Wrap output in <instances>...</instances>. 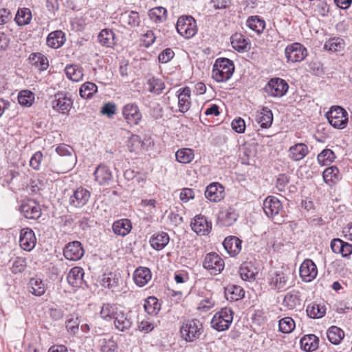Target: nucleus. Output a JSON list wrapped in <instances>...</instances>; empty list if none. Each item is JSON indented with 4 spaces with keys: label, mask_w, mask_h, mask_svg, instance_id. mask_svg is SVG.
I'll use <instances>...</instances> for the list:
<instances>
[{
    "label": "nucleus",
    "mask_w": 352,
    "mask_h": 352,
    "mask_svg": "<svg viewBox=\"0 0 352 352\" xmlns=\"http://www.w3.org/2000/svg\"><path fill=\"white\" fill-rule=\"evenodd\" d=\"M339 174L338 168L332 166L327 168L322 173L323 179L325 183L328 184L329 182L333 181V179H338Z\"/></svg>",
    "instance_id": "obj_57"
},
{
    "label": "nucleus",
    "mask_w": 352,
    "mask_h": 352,
    "mask_svg": "<svg viewBox=\"0 0 352 352\" xmlns=\"http://www.w3.org/2000/svg\"><path fill=\"white\" fill-rule=\"evenodd\" d=\"M203 332L201 322L197 319L188 320L181 327L180 333L182 338L187 342H192L198 339Z\"/></svg>",
    "instance_id": "obj_3"
},
{
    "label": "nucleus",
    "mask_w": 352,
    "mask_h": 352,
    "mask_svg": "<svg viewBox=\"0 0 352 352\" xmlns=\"http://www.w3.org/2000/svg\"><path fill=\"white\" fill-rule=\"evenodd\" d=\"M36 239L34 231L29 228H23L20 232L19 244L21 248L28 252L31 251L36 245Z\"/></svg>",
    "instance_id": "obj_15"
},
{
    "label": "nucleus",
    "mask_w": 352,
    "mask_h": 352,
    "mask_svg": "<svg viewBox=\"0 0 352 352\" xmlns=\"http://www.w3.org/2000/svg\"><path fill=\"white\" fill-rule=\"evenodd\" d=\"M241 243L237 236H229L224 239L223 245L230 256H235L241 250Z\"/></svg>",
    "instance_id": "obj_22"
},
{
    "label": "nucleus",
    "mask_w": 352,
    "mask_h": 352,
    "mask_svg": "<svg viewBox=\"0 0 352 352\" xmlns=\"http://www.w3.org/2000/svg\"><path fill=\"white\" fill-rule=\"evenodd\" d=\"M30 64L40 71H45L49 66L47 58L43 54L36 52L32 53L29 56Z\"/></svg>",
    "instance_id": "obj_34"
},
{
    "label": "nucleus",
    "mask_w": 352,
    "mask_h": 352,
    "mask_svg": "<svg viewBox=\"0 0 352 352\" xmlns=\"http://www.w3.org/2000/svg\"><path fill=\"white\" fill-rule=\"evenodd\" d=\"M140 21L139 13L133 10L125 11L120 16V22L122 23L124 25H127L131 28L138 27Z\"/></svg>",
    "instance_id": "obj_25"
},
{
    "label": "nucleus",
    "mask_w": 352,
    "mask_h": 352,
    "mask_svg": "<svg viewBox=\"0 0 352 352\" xmlns=\"http://www.w3.org/2000/svg\"><path fill=\"white\" fill-rule=\"evenodd\" d=\"M148 16L153 22L162 23L166 19L167 10L164 7H155L148 11Z\"/></svg>",
    "instance_id": "obj_45"
},
{
    "label": "nucleus",
    "mask_w": 352,
    "mask_h": 352,
    "mask_svg": "<svg viewBox=\"0 0 352 352\" xmlns=\"http://www.w3.org/2000/svg\"><path fill=\"white\" fill-rule=\"evenodd\" d=\"M26 267V260L23 257H16L12 263V272L14 274L21 273Z\"/></svg>",
    "instance_id": "obj_58"
},
{
    "label": "nucleus",
    "mask_w": 352,
    "mask_h": 352,
    "mask_svg": "<svg viewBox=\"0 0 352 352\" xmlns=\"http://www.w3.org/2000/svg\"><path fill=\"white\" fill-rule=\"evenodd\" d=\"M152 274L149 268L146 267H138L133 276L134 283L140 287H144L151 279Z\"/></svg>",
    "instance_id": "obj_23"
},
{
    "label": "nucleus",
    "mask_w": 352,
    "mask_h": 352,
    "mask_svg": "<svg viewBox=\"0 0 352 352\" xmlns=\"http://www.w3.org/2000/svg\"><path fill=\"white\" fill-rule=\"evenodd\" d=\"M90 196L91 193L88 190L79 187L70 195L69 203L74 208H82L87 204Z\"/></svg>",
    "instance_id": "obj_12"
},
{
    "label": "nucleus",
    "mask_w": 352,
    "mask_h": 352,
    "mask_svg": "<svg viewBox=\"0 0 352 352\" xmlns=\"http://www.w3.org/2000/svg\"><path fill=\"white\" fill-rule=\"evenodd\" d=\"M120 311L117 305L113 303H104L100 311V317L106 321H111L115 318Z\"/></svg>",
    "instance_id": "obj_36"
},
{
    "label": "nucleus",
    "mask_w": 352,
    "mask_h": 352,
    "mask_svg": "<svg viewBox=\"0 0 352 352\" xmlns=\"http://www.w3.org/2000/svg\"><path fill=\"white\" fill-rule=\"evenodd\" d=\"M65 72L69 79L76 82L80 80L83 76L82 69L78 65L66 66Z\"/></svg>",
    "instance_id": "obj_53"
},
{
    "label": "nucleus",
    "mask_w": 352,
    "mask_h": 352,
    "mask_svg": "<svg viewBox=\"0 0 352 352\" xmlns=\"http://www.w3.org/2000/svg\"><path fill=\"white\" fill-rule=\"evenodd\" d=\"M326 307L324 305L312 302L307 307V316L311 318H321L326 314Z\"/></svg>",
    "instance_id": "obj_41"
},
{
    "label": "nucleus",
    "mask_w": 352,
    "mask_h": 352,
    "mask_svg": "<svg viewBox=\"0 0 352 352\" xmlns=\"http://www.w3.org/2000/svg\"><path fill=\"white\" fill-rule=\"evenodd\" d=\"M168 242L169 236L164 232L154 234L150 239L151 247L156 250H161L164 249Z\"/></svg>",
    "instance_id": "obj_32"
},
{
    "label": "nucleus",
    "mask_w": 352,
    "mask_h": 352,
    "mask_svg": "<svg viewBox=\"0 0 352 352\" xmlns=\"http://www.w3.org/2000/svg\"><path fill=\"white\" fill-rule=\"evenodd\" d=\"M301 349L307 352H312L318 348L319 338L314 334L305 335L300 341Z\"/></svg>",
    "instance_id": "obj_29"
},
{
    "label": "nucleus",
    "mask_w": 352,
    "mask_h": 352,
    "mask_svg": "<svg viewBox=\"0 0 352 352\" xmlns=\"http://www.w3.org/2000/svg\"><path fill=\"white\" fill-rule=\"evenodd\" d=\"M176 160L181 164H189L195 157V152L192 148H182L175 153Z\"/></svg>",
    "instance_id": "obj_43"
},
{
    "label": "nucleus",
    "mask_w": 352,
    "mask_h": 352,
    "mask_svg": "<svg viewBox=\"0 0 352 352\" xmlns=\"http://www.w3.org/2000/svg\"><path fill=\"white\" fill-rule=\"evenodd\" d=\"M116 35L111 29H103L98 35V41L103 47H113L116 45Z\"/></svg>",
    "instance_id": "obj_28"
},
{
    "label": "nucleus",
    "mask_w": 352,
    "mask_h": 352,
    "mask_svg": "<svg viewBox=\"0 0 352 352\" xmlns=\"http://www.w3.org/2000/svg\"><path fill=\"white\" fill-rule=\"evenodd\" d=\"M287 277L283 272H276L272 278L271 285L274 289H281L287 287Z\"/></svg>",
    "instance_id": "obj_52"
},
{
    "label": "nucleus",
    "mask_w": 352,
    "mask_h": 352,
    "mask_svg": "<svg viewBox=\"0 0 352 352\" xmlns=\"http://www.w3.org/2000/svg\"><path fill=\"white\" fill-rule=\"evenodd\" d=\"M85 251L80 241L68 243L63 249V255L66 259L76 261L84 255Z\"/></svg>",
    "instance_id": "obj_13"
},
{
    "label": "nucleus",
    "mask_w": 352,
    "mask_h": 352,
    "mask_svg": "<svg viewBox=\"0 0 352 352\" xmlns=\"http://www.w3.org/2000/svg\"><path fill=\"white\" fill-rule=\"evenodd\" d=\"M348 112L340 106H333L326 113L329 123L335 129H342L348 124Z\"/></svg>",
    "instance_id": "obj_2"
},
{
    "label": "nucleus",
    "mask_w": 352,
    "mask_h": 352,
    "mask_svg": "<svg viewBox=\"0 0 352 352\" xmlns=\"http://www.w3.org/2000/svg\"><path fill=\"white\" fill-rule=\"evenodd\" d=\"M34 101V94L30 90H22L18 94V102L23 107H29Z\"/></svg>",
    "instance_id": "obj_54"
},
{
    "label": "nucleus",
    "mask_w": 352,
    "mask_h": 352,
    "mask_svg": "<svg viewBox=\"0 0 352 352\" xmlns=\"http://www.w3.org/2000/svg\"><path fill=\"white\" fill-rule=\"evenodd\" d=\"M28 285L29 292L34 296H41L45 292L46 287L45 283L39 278H31Z\"/></svg>",
    "instance_id": "obj_38"
},
{
    "label": "nucleus",
    "mask_w": 352,
    "mask_h": 352,
    "mask_svg": "<svg viewBox=\"0 0 352 352\" xmlns=\"http://www.w3.org/2000/svg\"><path fill=\"white\" fill-rule=\"evenodd\" d=\"M246 25L257 33H261L265 29V22L258 16H251L248 19Z\"/></svg>",
    "instance_id": "obj_50"
},
{
    "label": "nucleus",
    "mask_w": 352,
    "mask_h": 352,
    "mask_svg": "<svg viewBox=\"0 0 352 352\" xmlns=\"http://www.w3.org/2000/svg\"><path fill=\"white\" fill-rule=\"evenodd\" d=\"M234 69L232 60L227 58H218L213 65L212 78L217 82H226L232 77Z\"/></svg>",
    "instance_id": "obj_1"
},
{
    "label": "nucleus",
    "mask_w": 352,
    "mask_h": 352,
    "mask_svg": "<svg viewBox=\"0 0 352 352\" xmlns=\"http://www.w3.org/2000/svg\"><path fill=\"white\" fill-rule=\"evenodd\" d=\"M232 129L238 133H243L245 131V123L243 119L239 117L232 120Z\"/></svg>",
    "instance_id": "obj_59"
},
{
    "label": "nucleus",
    "mask_w": 352,
    "mask_h": 352,
    "mask_svg": "<svg viewBox=\"0 0 352 352\" xmlns=\"http://www.w3.org/2000/svg\"><path fill=\"white\" fill-rule=\"evenodd\" d=\"M250 262H245L240 267L239 272L243 280H250L255 278L256 272Z\"/></svg>",
    "instance_id": "obj_48"
},
{
    "label": "nucleus",
    "mask_w": 352,
    "mask_h": 352,
    "mask_svg": "<svg viewBox=\"0 0 352 352\" xmlns=\"http://www.w3.org/2000/svg\"><path fill=\"white\" fill-rule=\"evenodd\" d=\"M327 336L331 343L337 345L343 340L344 333L340 327L331 326L327 331Z\"/></svg>",
    "instance_id": "obj_42"
},
{
    "label": "nucleus",
    "mask_w": 352,
    "mask_h": 352,
    "mask_svg": "<svg viewBox=\"0 0 352 352\" xmlns=\"http://www.w3.org/2000/svg\"><path fill=\"white\" fill-rule=\"evenodd\" d=\"M205 197L210 201L218 202L221 201L224 197L223 186L217 182L210 184L205 190Z\"/></svg>",
    "instance_id": "obj_20"
},
{
    "label": "nucleus",
    "mask_w": 352,
    "mask_h": 352,
    "mask_svg": "<svg viewBox=\"0 0 352 352\" xmlns=\"http://www.w3.org/2000/svg\"><path fill=\"white\" fill-rule=\"evenodd\" d=\"M279 330L283 333H289L295 328L294 320L291 317H285L279 320Z\"/></svg>",
    "instance_id": "obj_56"
},
{
    "label": "nucleus",
    "mask_w": 352,
    "mask_h": 352,
    "mask_svg": "<svg viewBox=\"0 0 352 352\" xmlns=\"http://www.w3.org/2000/svg\"><path fill=\"white\" fill-rule=\"evenodd\" d=\"M225 263L223 258L216 252H210L205 256L203 267L210 274H220L224 269Z\"/></svg>",
    "instance_id": "obj_6"
},
{
    "label": "nucleus",
    "mask_w": 352,
    "mask_h": 352,
    "mask_svg": "<svg viewBox=\"0 0 352 352\" xmlns=\"http://www.w3.org/2000/svg\"><path fill=\"white\" fill-rule=\"evenodd\" d=\"M256 121L262 128H269L273 122V114L270 109L263 107L256 116Z\"/></svg>",
    "instance_id": "obj_40"
},
{
    "label": "nucleus",
    "mask_w": 352,
    "mask_h": 352,
    "mask_svg": "<svg viewBox=\"0 0 352 352\" xmlns=\"http://www.w3.org/2000/svg\"><path fill=\"white\" fill-rule=\"evenodd\" d=\"M232 47L239 52H243L250 49L248 39L241 33L234 34L231 38Z\"/></svg>",
    "instance_id": "obj_35"
},
{
    "label": "nucleus",
    "mask_w": 352,
    "mask_h": 352,
    "mask_svg": "<svg viewBox=\"0 0 352 352\" xmlns=\"http://www.w3.org/2000/svg\"><path fill=\"white\" fill-rule=\"evenodd\" d=\"M124 120L130 125H137L142 119V113L138 106L135 103L125 104L122 109Z\"/></svg>",
    "instance_id": "obj_14"
},
{
    "label": "nucleus",
    "mask_w": 352,
    "mask_h": 352,
    "mask_svg": "<svg viewBox=\"0 0 352 352\" xmlns=\"http://www.w3.org/2000/svg\"><path fill=\"white\" fill-rule=\"evenodd\" d=\"M300 296L297 291H291L286 294L282 305L288 310H293L300 305Z\"/></svg>",
    "instance_id": "obj_30"
},
{
    "label": "nucleus",
    "mask_w": 352,
    "mask_h": 352,
    "mask_svg": "<svg viewBox=\"0 0 352 352\" xmlns=\"http://www.w3.org/2000/svg\"><path fill=\"white\" fill-rule=\"evenodd\" d=\"M32 14L28 8H19L14 16V21L19 26H25L30 23Z\"/></svg>",
    "instance_id": "obj_31"
},
{
    "label": "nucleus",
    "mask_w": 352,
    "mask_h": 352,
    "mask_svg": "<svg viewBox=\"0 0 352 352\" xmlns=\"http://www.w3.org/2000/svg\"><path fill=\"white\" fill-rule=\"evenodd\" d=\"M69 316L70 318L67 321L66 327L69 332L74 335L78 331V319L76 318V320H74L73 315H70Z\"/></svg>",
    "instance_id": "obj_61"
},
{
    "label": "nucleus",
    "mask_w": 352,
    "mask_h": 352,
    "mask_svg": "<svg viewBox=\"0 0 352 352\" xmlns=\"http://www.w3.org/2000/svg\"><path fill=\"white\" fill-rule=\"evenodd\" d=\"M239 213L234 208L230 207L219 212L218 216V223L224 227L232 226L239 218Z\"/></svg>",
    "instance_id": "obj_19"
},
{
    "label": "nucleus",
    "mask_w": 352,
    "mask_h": 352,
    "mask_svg": "<svg viewBox=\"0 0 352 352\" xmlns=\"http://www.w3.org/2000/svg\"><path fill=\"white\" fill-rule=\"evenodd\" d=\"M100 346L101 352H117V342L111 338H103L100 340Z\"/></svg>",
    "instance_id": "obj_55"
},
{
    "label": "nucleus",
    "mask_w": 352,
    "mask_h": 352,
    "mask_svg": "<svg viewBox=\"0 0 352 352\" xmlns=\"http://www.w3.org/2000/svg\"><path fill=\"white\" fill-rule=\"evenodd\" d=\"M144 308L148 314L155 316L160 311L161 305L156 297L149 296L144 300Z\"/></svg>",
    "instance_id": "obj_44"
},
{
    "label": "nucleus",
    "mask_w": 352,
    "mask_h": 352,
    "mask_svg": "<svg viewBox=\"0 0 352 352\" xmlns=\"http://www.w3.org/2000/svg\"><path fill=\"white\" fill-rule=\"evenodd\" d=\"M43 157L41 151L36 152L30 158V166L34 170H39Z\"/></svg>",
    "instance_id": "obj_60"
},
{
    "label": "nucleus",
    "mask_w": 352,
    "mask_h": 352,
    "mask_svg": "<svg viewBox=\"0 0 352 352\" xmlns=\"http://www.w3.org/2000/svg\"><path fill=\"white\" fill-rule=\"evenodd\" d=\"M285 54L287 62H301L307 56V50L302 44L294 43L286 47Z\"/></svg>",
    "instance_id": "obj_8"
},
{
    "label": "nucleus",
    "mask_w": 352,
    "mask_h": 352,
    "mask_svg": "<svg viewBox=\"0 0 352 352\" xmlns=\"http://www.w3.org/2000/svg\"><path fill=\"white\" fill-rule=\"evenodd\" d=\"M116 104L113 103L108 102L105 104L101 109V113L104 115H107L111 118L116 113Z\"/></svg>",
    "instance_id": "obj_64"
},
{
    "label": "nucleus",
    "mask_w": 352,
    "mask_h": 352,
    "mask_svg": "<svg viewBox=\"0 0 352 352\" xmlns=\"http://www.w3.org/2000/svg\"><path fill=\"white\" fill-rule=\"evenodd\" d=\"M176 29L182 36L192 38L197 31L196 21L192 16H182L177 19Z\"/></svg>",
    "instance_id": "obj_5"
},
{
    "label": "nucleus",
    "mask_w": 352,
    "mask_h": 352,
    "mask_svg": "<svg viewBox=\"0 0 352 352\" xmlns=\"http://www.w3.org/2000/svg\"><path fill=\"white\" fill-rule=\"evenodd\" d=\"M299 272L302 281L309 283L316 278L318 268L311 259L307 258L301 263Z\"/></svg>",
    "instance_id": "obj_10"
},
{
    "label": "nucleus",
    "mask_w": 352,
    "mask_h": 352,
    "mask_svg": "<svg viewBox=\"0 0 352 352\" xmlns=\"http://www.w3.org/2000/svg\"><path fill=\"white\" fill-rule=\"evenodd\" d=\"M65 42V36L62 30H56L50 32L46 40L47 46L53 49L60 47Z\"/></svg>",
    "instance_id": "obj_27"
},
{
    "label": "nucleus",
    "mask_w": 352,
    "mask_h": 352,
    "mask_svg": "<svg viewBox=\"0 0 352 352\" xmlns=\"http://www.w3.org/2000/svg\"><path fill=\"white\" fill-rule=\"evenodd\" d=\"M344 41L340 37H333L327 40L324 48L328 51L338 52L344 47Z\"/></svg>",
    "instance_id": "obj_51"
},
{
    "label": "nucleus",
    "mask_w": 352,
    "mask_h": 352,
    "mask_svg": "<svg viewBox=\"0 0 352 352\" xmlns=\"http://www.w3.org/2000/svg\"><path fill=\"white\" fill-rule=\"evenodd\" d=\"M155 38L156 37L153 32L148 30L145 34H144L142 41L145 47H148L155 42Z\"/></svg>",
    "instance_id": "obj_63"
},
{
    "label": "nucleus",
    "mask_w": 352,
    "mask_h": 352,
    "mask_svg": "<svg viewBox=\"0 0 352 352\" xmlns=\"http://www.w3.org/2000/svg\"><path fill=\"white\" fill-rule=\"evenodd\" d=\"M73 105V101L65 93L58 92L54 95L52 102V109L60 113L68 114Z\"/></svg>",
    "instance_id": "obj_9"
},
{
    "label": "nucleus",
    "mask_w": 352,
    "mask_h": 352,
    "mask_svg": "<svg viewBox=\"0 0 352 352\" xmlns=\"http://www.w3.org/2000/svg\"><path fill=\"white\" fill-rule=\"evenodd\" d=\"M289 85L287 82L280 78H272L265 87V91L272 97H282L287 91Z\"/></svg>",
    "instance_id": "obj_7"
},
{
    "label": "nucleus",
    "mask_w": 352,
    "mask_h": 352,
    "mask_svg": "<svg viewBox=\"0 0 352 352\" xmlns=\"http://www.w3.org/2000/svg\"><path fill=\"white\" fill-rule=\"evenodd\" d=\"M96 181L101 186L109 185L113 179L110 168L104 164H100L94 172Z\"/></svg>",
    "instance_id": "obj_21"
},
{
    "label": "nucleus",
    "mask_w": 352,
    "mask_h": 352,
    "mask_svg": "<svg viewBox=\"0 0 352 352\" xmlns=\"http://www.w3.org/2000/svg\"><path fill=\"white\" fill-rule=\"evenodd\" d=\"M98 91L97 85L91 82L83 83L79 89V94L82 98L89 99Z\"/></svg>",
    "instance_id": "obj_46"
},
{
    "label": "nucleus",
    "mask_w": 352,
    "mask_h": 352,
    "mask_svg": "<svg viewBox=\"0 0 352 352\" xmlns=\"http://www.w3.org/2000/svg\"><path fill=\"white\" fill-rule=\"evenodd\" d=\"M335 159L334 152L329 148L324 149L317 156V160L321 166H329Z\"/></svg>",
    "instance_id": "obj_49"
},
{
    "label": "nucleus",
    "mask_w": 352,
    "mask_h": 352,
    "mask_svg": "<svg viewBox=\"0 0 352 352\" xmlns=\"http://www.w3.org/2000/svg\"><path fill=\"white\" fill-rule=\"evenodd\" d=\"M225 296L228 300L236 301L245 296V291L239 285H229L225 289Z\"/></svg>",
    "instance_id": "obj_39"
},
{
    "label": "nucleus",
    "mask_w": 352,
    "mask_h": 352,
    "mask_svg": "<svg viewBox=\"0 0 352 352\" xmlns=\"http://www.w3.org/2000/svg\"><path fill=\"white\" fill-rule=\"evenodd\" d=\"M233 320V312L231 309L225 307L216 313L211 320V326L218 331L228 329Z\"/></svg>",
    "instance_id": "obj_4"
},
{
    "label": "nucleus",
    "mask_w": 352,
    "mask_h": 352,
    "mask_svg": "<svg viewBox=\"0 0 352 352\" xmlns=\"http://www.w3.org/2000/svg\"><path fill=\"white\" fill-rule=\"evenodd\" d=\"M175 53L170 48L164 50L158 56L159 62L161 63H166L169 62L173 57Z\"/></svg>",
    "instance_id": "obj_62"
},
{
    "label": "nucleus",
    "mask_w": 352,
    "mask_h": 352,
    "mask_svg": "<svg viewBox=\"0 0 352 352\" xmlns=\"http://www.w3.org/2000/svg\"><path fill=\"white\" fill-rule=\"evenodd\" d=\"M308 147L306 144L298 143L289 148V155L292 160L299 161L303 159L308 154Z\"/></svg>",
    "instance_id": "obj_33"
},
{
    "label": "nucleus",
    "mask_w": 352,
    "mask_h": 352,
    "mask_svg": "<svg viewBox=\"0 0 352 352\" xmlns=\"http://www.w3.org/2000/svg\"><path fill=\"white\" fill-rule=\"evenodd\" d=\"M83 275L84 270L82 267H72L67 276L68 283L72 287H78L80 284H81Z\"/></svg>",
    "instance_id": "obj_37"
},
{
    "label": "nucleus",
    "mask_w": 352,
    "mask_h": 352,
    "mask_svg": "<svg viewBox=\"0 0 352 352\" xmlns=\"http://www.w3.org/2000/svg\"><path fill=\"white\" fill-rule=\"evenodd\" d=\"M133 323V320L130 311L120 310L113 319L115 329L124 333L128 332L130 330Z\"/></svg>",
    "instance_id": "obj_11"
},
{
    "label": "nucleus",
    "mask_w": 352,
    "mask_h": 352,
    "mask_svg": "<svg viewBox=\"0 0 352 352\" xmlns=\"http://www.w3.org/2000/svg\"><path fill=\"white\" fill-rule=\"evenodd\" d=\"M191 90L190 87H185L177 91L178 98V108L180 113L187 112L191 106Z\"/></svg>",
    "instance_id": "obj_18"
},
{
    "label": "nucleus",
    "mask_w": 352,
    "mask_h": 352,
    "mask_svg": "<svg viewBox=\"0 0 352 352\" xmlns=\"http://www.w3.org/2000/svg\"><path fill=\"white\" fill-rule=\"evenodd\" d=\"M132 229V224L128 219H121L116 221L112 225V230L115 234L121 236L127 235Z\"/></svg>",
    "instance_id": "obj_26"
},
{
    "label": "nucleus",
    "mask_w": 352,
    "mask_h": 352,
    "mask_svg": "<svg viewBox=\"0 0 352 352\" xmlns=\"http://www.w3.org/2000/svg\"><path fill=\"white\" fill-rule=\"evenodd\" d=\"M191 227L192 230L198 234L206 235L210 232L212 224L204 217L199 215L195 217Z\"/></svg>",
    "instance_id": "obj_24"
},
{
    "label": "nucleus",
    "mask_w": 352,
    "mask_h": 352,
    "mask_svg": "<svg viewBox=\"0 0 352 352\" xmlns=\"http://www.w3.org/2000/svg\"><path fill=\"white\" fill-rule=\"evenodd\" d=\"M280 200L274 196H268L263 201V210L270 218H274L282 210Z\"/></svg>",
    "instance_id": "obj_16"
},
{
    "label": "nucleus",
    "mask_w": 352,
    "mask_h": 352,
    "mask_svg": "<svg viewBox=\"0 0 352 352\" xmlns=\"http://www.w3.org/2000/svg\"><path fill=\"white\" fill-rule=\"evenodd\" d=\"M19 209L21 213L26 219H37L41 215V209L40 206L32 201L23 202L21 204Z\"/></svg>",
    "instance_id": "obj_17"
},
{
    "label": "nucleus",
    "mask_w": 352,
    "mask_h": 352,
    "mask_svg": "<svg viewBox=\"0 0 352 352\" xmlns=\"http://www.w3.org/2000/svg\"><path fill=\"white\" fill-rule=\"evenodd\" d=\"M148 90L149 92L159 95L165 89L164 82L160 78L151 77L147 81Z\"/></svg>",
    "instance_id": "obj_47"
}]
</instances>
